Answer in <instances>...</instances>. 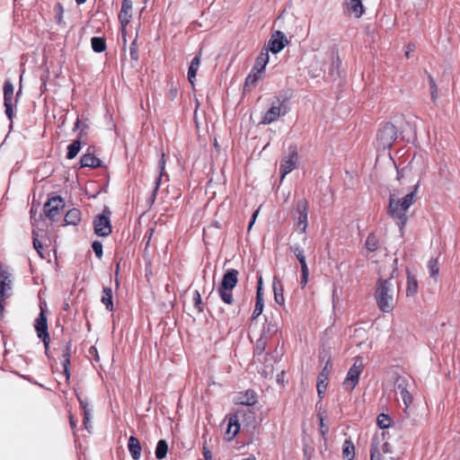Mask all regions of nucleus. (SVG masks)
<instances>
[{"mask_svg":"<svg viewBox=\"0 0 460 460\" xmlns=\"http://www.w3.org/2000/svg\"><path fill=\"white\" fill-rule=\"evenodd\" d=\"M388 446L387 442H384V438L374 437L370 444V460L378 459L381 456V450L383 452L388 451Z\"/></svg>","mask_w":460,"mask_h":460,"instance_id":"2eb2a0df","label":"nucleus"},{"mask_svg":"<svg viewBox=\"0 0 460 460\" xmlns=\"http://www.w3.org/2000/svg\"><path fill=\"white\" fill-rule=\"evenodd\" d=\"M62 365H63L64 368L69 367H70V359H63Z\"/></svg>","mask_w":460,"mask_h":460,"instance_id":"e2e57ef3","label":"nucleus"},{"mask_svg":"<svg viewBox=\"0 0 460 460\" xmlns=\"http://www.w3.org/2000/svg\"><path fill=\"white\" fill-rule=\"evenodd\" d=\"M342 456L346 460H353L355 456V447L350 439H346L342 446Z\"/></svg>","mask_w":460,"mask_h":460,"instance_id":"2f4dec72","label":"nucleus"},{"mask_svg":"<svg viewBox=\"0 0 460 460\" xmlns=\"http://www.w3.org/2000/svg\"><path fill=\"white\" fill-rule=\"evenodd\" d=\"M177 93H178V91L175 87H172L170 90H169V97L171 98V100H174L177 96Z\"/></svg>","mask_w":460,"mask_h":460,"instance_id":"bf43d9fd","label":"nucleus"},{"mask_svg":"<svg viewBox=\"0 0 460 460\" xmlns=\"http://www.w3.org/2000/svg\"><path fill=\"white\" fill-rule=\"evenodd\" d=\"M418 292V282L414 275L407 270V296H412Z\"/></svg>","mask_w":460,"mask_h":460,"instance_id":"7c9ffc66","label":"nucleus"},{"mask_svg":"<svg viewBox=\"0 0 460 460\" xmlns=\"http://www.w3.org/2000/svg\"><path fill=\"white\" fill-rule=\"evenodd\" d=\"M395 271L396 269H394L388 279H378L376 281L375 299L379 310L383 313H390L394 307L395 292L392 279Z\"/></svg>","mask_w":460,"mask_h":460,"instance_id":"f03ea898","label":"nucleus"},{"mask_svg":"<svg viewBox=\"0 0 460 460\" xmlns=\"http://www.w3.org/2000/svg\"><path fill=\"white\" fill-rule=\"evenodd\" d=\"M272 288H273L275 302L279 305H284L285 304L284 287H283L281 280L279 279H278L277 277L273 278Z\"/></svg>","mask_w":460,"mask_h":460,"instance_id":"6ab92c4d","label":"nucleus"},{"mask_svg":"<svg viewBox=\"0 0 460 460\" xmlns=\"http://www.w3.org/2000/svg\"><path fill=\"white\" fill-rule=\"evenodd\" d=\"M264 307V302L263 301H256L254 310L252 313V318H257L260 314H261Z\"/></svg>","mask_w":460,"mask_h":460,"instance_id":"8fccbe9b","label":"nucleus"},{"mask_svg":"<svg viewBox=\"0 0 460 460\" xmlns=\"http://www.w3.org/2000/svg\"><path fill=\"white\" fill-rule=\"evenodd\" d=\"M70 426L72 429H75L76 426L75 421L73 420L72 416H70Z\"/></svg>","mask_w":460,"mask_h":460,"instance_id":"774afa93","label":"nucleus"},{"mask_svg":"<svg viewBox=\"0 0 460 460\" xmlns=\"http://www.w3.org/2000/svg\"><path fill=\"white\" fill-rule=\"evenodd\" d=\"M64 374L66 375V378L68 379L70 377V370L69 367L64 368Z\"/></svg>","mask_w":460,"mask_h":460,"instance_id":"338daca9","label":"nucleus"},{"mask_svg":"<svg viewBox=\"0 0 460 460\" xmlns=\"http://www.w3.org/2000/svg\"><path fill=\"white\" fill-rule=\"evenodd\" d=\"M81 221V211L78 208L69 209L64 218L65 225L76 226Z\"/></svg>","mask_w":460,"mask_h":460,"instance_id":"a878e982","label":"nucleus"},{"mask_svg":"<svg viewBox=\"0 0 460 460\" xmlns=\"http://www.w3.org/2000/svg\"><path fill=\"white\" fill-rule=\"evenodd\" d=\"M428 79L429 84L431 101L435 102L438 99V86L431 75L428 74Z\"/></svg>","mask_w":460,"mask_h":460,"instance_id":"37998d69","label":"nucleus"},{"mask_svg":"<svg viewBox=\"0 0 460 460\" xmlns=\"http://www.w3.org/2000/svg\"><path fill=\"white\" fill-rule=\"evenodd\" d=\"M244 415L245 411L243 409H238L235 412L228 415V424L226 431L228 440L233 439L238 434L240 430L239 420Z\"/></svg>","mask_w":460,"mask_h":460,"instance_id":"9d476101","label":"nucleus"},{"mask_svg":"<svg viewBox=\"0 0 460 460\" xmlns=\"http://www.w3.org/2000/svg\"><path fill=\"white\" fill-rule=\"evenodd\" d=\"M111 212L108 207H105L101 215L95 217L93 220L94 233L99 236H108L111 233V225L110 217Z\"/></svg>","mask_w":460,"mask_h":460,"instance_id":"423d86ee","label":"nucleus"},{"mask_svg":"<svg viewBox=\"0 0 460 460\" xmlns=\"http://www.w3.org/2000/svg\"><path fill=\"white\" fill-rule=\"evenodd\" d=\"M112 289L109 287H104L102 289V303L105 305L106 309L112 312L114 309L112 301Z\"/></svg>","mask_w":460,"mask_h":460,"instance_id":"c756f323","label":"nucleus"},{"mask_svg":"<svg viewBox=\"0 0 460 460\" xmlns=\"http://www.w3.org/2000/svg\"><path fill=\"white\" fill-rule=\"evenodd\" d=\"M34 328L36 330L38 338H47V334L49 333L48 321L42 307H40V313L35 320Z\"/></svg>","mask_w":460,"mask_h":460,"instance_id":"dca6fc26","label":"nucleus"},{"mask_svg":"<svg viewBox=\"0 0 460 460\" xmlns=\"http://www.w3.org/2000/svg\"><path fill=\"white\" fill-rule=\"evenodd\" d=\"M265 349V344L260 343V345L257 343L256 349L260 352H262Z\"/></svg>","mask_w":460,"mask_h":460,"instance_id":"0e129e2a","label":"nucleus"},{"mask_svg":"<svg viewBox=\"0 0 460 460\" xmlns=\"http://www.w3.org/2000/svg\"><path fill=\"white\" fill-rule=\"evenodd\" d=\"M168 452V444L165 439H160L155 447V456L161 460L166 456Z\"/></svg>","mask_w":460,"mask_h":460,"instance_id":"c9c22d12","label":"nucleus"},{"mask_svg":"<svg viewBox=\"0 0 460 460\" xmlns=\"http://www.w3.org/2000/svg\"><path fill=\"white\" fill-rule=\"evenodd\" d=\"M201 53L199 52L191 60L188 69V80L191 85H194L196 75L200 66Z\"/></svg>","mask_w":460,"mask_h":460,"instance_id":"412c9836","label":"nucleus"},{"mask_svg":"<svg viewBox=\"0 0 460 460\" xmlns=\"http://www.w3.org/2000/svg\"><path fill=\"white\" fill-rule=\"evenodd\" d=\"M92 49L96 53H102L106 49V41L104 38L93 37L91 40Z\"/></svg>","mask_w":460,"mask_h":460,"instance_id":"f704fd0d","label":"nucleus"},{"mask_svg":"<svg viewBox=\"0 0 460 460\" xmlns=\"http://www.w3.org/2000/svg\"><path fill=\"white\" fill-rule=\"evenodd\" d=\"M236 402L244 406H252L257 402V396L254 391L247 390L244 393H240Z\"/></svg>","mask_w":460,"mask_h":460,"instance_id":"aec40b11","label":"nucleus"},{"mask_svg":"<svg viewBox=\"0 0 460 460\" xmlns=\"http://www.w3.org/2000/svg\"><path fill=\"white\" fill-rule=\"evenodd\" d=\"M80 163L82 167L97 168L102 166V161L89 152L81 157Z\"/></svg>","mask_w":460,"mask_h":460,"instance_id":"5701e85b","label":"nucleus"},{"mask_svg":"<svg viewBox=\"0 0 460 460\" xmlns=\"http://www.w3.org/2000/svg\"><path fill=\"white\" fill-rule=\"evenodd\" d=\"M71 349H72V344L70 341H68L66 344V347L63 350V354H62L63 359H70L71 358Z\"/></svg>","mask_w":460,"mask_h":460,"instance_id":"5fc2aeb1","label":"nucleus"},{"mask_svg":"<svg viewBox=\"0 0 460 460\" xmlns=\"http://www.w3.org/2000/svg\"><path fill=\"white\" fill-rule=\"evenodd\" d=\"M260 73H257L256 71L252 70L251 73L247 75L244 83V89H250L253 86H255L256 83L261 79V76L259 75Z\"/></svg>","mask_w":460,"mask_h":460,"instance_id":"58836bf2","label":"nucleus"},{"mask_svg":"<svg viewBox=\"0 0 460 460\" xmlns=\"http://www.w3.org/2000/svg\"><path fill=\"white\" fill-rule=\"evenodd\" d=\"M5 108V115L8 118V119L11 121V124H13V107L16 105L14 103H4ZM12 127V125H10Z\"/></svg>","mask_w":460,"mask_h":460,"instance_id":"de8ad7c7","label":"nucleus"},{"mask_svg":"<svg viewBox=\"0 0 460 460\" xmlns=\"http://www.w3.org/2000/svg\"><path fill=\"white\" fill-rule=\"evenodd\" d=\"M278 332V326L275 323L266 320L262 326L261 334L258 340V344L266 343V341L270 339Z\"/></svg>","mask_w":460,"mask_h":460,"instance_id":"a211bd4d","label":"nucleus"},{"mask_svg":"<svg viewBox=\"0 0 460 460\" xmlns=\"http://www.w3.org/2000/svg\"><path fill=\"white\" fill-rule=\"evenodd\" d=\"M376 422L381 429H385L391 426L392 419L389 417V415L381 413L378 415Z\"/></svg>","mask_w":460,"mask_h":460,"instance_id":"ea45409f","label":"nucleus"},{"mask_svg":"<svg viewBox=\"0 0 460 460\" xmlns=\"http://www.w3.org/2000/svg\"><path fill=\"white\" fill-rule=\"evenodd\" d=\"M296 212L297 213V227L302 233H305L307 228L308 221V201L305 199L297 201Z\"/></svg>","mask_w":460,"mask_h":460,"instance_id":"f8f14e48","label":"nucleus"},{"mask_svg":"<svg viewBox=\"0 0 460 460\" xmlns=\"http://www.w3.org/2000/svg\"><path fill=\"white\" fill-rule=\"evenodd\" d=\"M418 189L419 184H415L412 190L402 199H396L394 194L389 196L387 213L394 220H396V224L401 230L403 229L408 221L406 211L417 200Z\"/></svg>","mask_w":460,"mask_h":460,"instance_id":"f257e3e1","label":"nucleus"},{"mask_svg":"<svg viewBox=\"0 0 460 460\" xmlns=\"http://www.w3.org/2000/svg\"><path fill=\"white\" fill-rule=\"evenodd\" d=\"M40 339L44 343V347H45V350H46V354H47L49 348V342H50L49 334V333L47 334V338H40Z\"/></svg>","mask_w":460,"mask_h":460,"instance_id":"4d7b16f0","label":"nucleus"},{"mask_svg":"<svg viewBox=\"0 0 460 460\" xmlns=\"http://www.w3.org/2000/svg\"><path fill=\"white\" fill-rule=\"evenodd\" d=\"M408 381L406 378L402 376H398L395 379L394 382V389L396 393H399L403 404L405 406L404 411L406 412V410L410 407V405L412 403V396L411 393L407 389Z\"/></svg>","mask_w":460,"mask_h":460,"instance_id":"4468645a","label":"nucleus"},{"mask_svg":"<svg viewBox=\"0 0 460 460\" xmlns=\"http://www.w3.org/2000/svg\"><path fill=\"white\" fill-rule=\"evenodd\" d=\"M288 43V40L285 34L280 31H276L271 34L266 49H268V52L271 51L273 54H277L280 52Z\"/></svg>","mask_w":460,"mask_h":460,"instance_id":"ddd939ff","label":"nucleus"},{"mask_svg":"<svg viewBox=\"0 0 460 460\" xmlns=\"http://www.w3.org/2000/svg\"><path fill=\"white\" fill-rule=\"evenodd\" d=\"M287 112L288 111L285 105V100L280 101L278 99V101L273 102L271 107L263 115L261 123L263 125H269L278 120L281 116L286 115Z\"/></svg>","mask_w":460,"mask_h":460,"instance_id":"6e6552de","label":"nucleus"},{"mask_svg":"<svg viewBox=\"0 0 460 460\" xmlns=\"http://www.w3.org/2000/svg\"><path fill=\"white\" fill-rule=\"evenodd\" d=\"M64 208V199L60 196H54L44 204V215L53 222L58 221Z\"/></svg>","mask_w":460,"mask_h":460,"instance_id":"0eeeda50","label":"nucleus"},{"mask_svg":"<svg viewBox=\"0 0 460 460\" xmlns=\"http://www.w3.org/2000/svg\"><path fill=\"white\" fill-rule=\"evenodd\" d=\"M165 164H166L165 155H164V153H162L161 158L158 162L159 175L157 176L155 182V189H154V193H153L154 199H155V198L156 196V192L161 185L162 177L165 174Z\"/></svg>","mask_w":460,"mask_h":460,"instance_id":"b1692460","label":"nucleus"},{"mask_svg":"<svg viewBox=\"0 0 460 460\" xmlns=\"http://www.w3.org/2000/svg\"><path fill=\"white\" fill-rule=\"evenodd\" d=\"M132 10V3L130 0H123L121 10L119 13V19L121 25L124 27L129 22L131 17L130 12Z\"/></svg>","mask_w":460,"mask_h":460,"instance_id":"4be33fe9","label":"nucleus"},{"mask_svg":"<svg viewBox=\"0 0 460 460\" xmlns=\"http://www.w3.org/2000/svg\"><path fill=\"white\" fill-rule=\"evenodd\" d=\"M128 447L132 458L134 460H137L141 455V446L139 440L136 437H129Z\"/></svg>","mask_w":460,"mask_h":460,"instance_id":"393cba45","label":"nucleus"},{"mask_svg":"<svg viewBox=\"0 0 460 460\" xmlns=\"http://www.w3.org/2000/svg\"><path fill=\"white\" fill-rule=\"evenodd\" d=\"M205 460H210L212 458V455L208 450H204Z\"/></svg>","mask_w":460,"mask_h":460,"instance_id":"680f3d73","label":"nucleus"},{"mask_svg":"<svg viewBox=\"0 0 460 460\" xmlns=\"http://www.w3.org/2000/svg\"><path fill=\"white\" fill-rule=\"evenodd\" d=\"M77 399L83 411L92 408L86 398L83 399L80 395L77 394Z\"/></svg>","mask_w":460,"mask_h":460,"instance_id":"6e6d98bb","label":"nucleus"},{"mask_svg":"<svg viewBox=\"0 0 460 460\" xmlns=\"http://www.w3.org/2000/svg\"><path fill=\"white\" fill-rule=\"evenodd\" d=\"M84 411V419H91V417H92V408L88 409V410H85V411Z\"/></svg>","mask_w":460,"mask_h":460,"instance_id":"052dcab7","label":"nucleus"},{"mask_svg":"<svg viewBox=\"0 0 460 460\" xmlns=\"http://www.w3.org/2000/svg\"><path fill=\"white\" fill-rule=\"evenodd\" d=\"M32 234H33V247L37 251L39 255L41 258H44V256L42 254L43 245H42V243L38 239V234L35 231H33Z\"/></svg>","mask_w":460,"mask_h":460,"instance_id":"49530a36","label":"nucleus"},{"mask_svg":"<svg viewBox=\"0 0 460 460\" xmlns=\"http://www.w3.org/2000/svg\"><path fill=\"white\" fill-rule=\"evenodd\" d=\"M239 272L235 269H228L223 275L217 293L221 300L226 305L234 303L233 289L238 283Z\"/></svg>","mask_w":460,"mask_h":460,"instance_id":"7ed1b4c3","label":"nucleus"},{"mask_svg":"<svg viewBox=\"0 0 460 460\" xmlns=\"http://www.w3.org/2000/svg\"><path fill=\"white\" fill-rule=\"evenodd\" d=\"M92 248L97 256L98 259H102L103 252H102V243L100 241H94L92 244Z\"/></svg>","mask_w":460,"mask_h":460,"instance_id":"09e8293b","label":"nucleus"},{"mask_svg":"<svg viewBox=\"0 0 460 460\" xmlns=\"http://www.w3.org/2000/svg\"><path fill=\"white\" fill-rule=\"evenodd\" d=\"M291 252L295 254L297 261L301 265V280L300 285L302 288L305 287L309 279V269L307 267L305 261V256L304 254V250L299 244H294L290 247Z\"/></svg>","mask_w":460,"mask_h":460,"instance_id":"1a4fd4ad","label":"nucleus"},{"mask_svg":"<svg viewBox=\"0 0 460 460\" xmlns=\"http://www.w3.org/2000/svg\"><path fill=\"white\" fill-rule=\"evenodd\" d=\"M81 149V142L80 140H74L70 145L67 146V153H66V158L71 160L74 159L79 153Z\"/></svg>","mask_w":460,"mask_h":460,"instance_id":"e433bc0d","label":"nucleus"},{"mask_svg":"<svg viewBox=\"0 0 460 460\" xmlns=\"http://www.w3.org/2000/svg\"><path fill=\"white\" fill-rule=\"evenodd\" d=\"M54 11L56 13V21L58 24L63 22L64 7L60 3H57Z\"/></svg>","mask_w":460,"mask_h":460,"instance_id":"a18cd8bd","label":"nucleus"},{"mask_svg":"<svg viewBox=\"0 0 460 460\" xmlns=\"http://www.w3.org/2000/svg\"><path fill=\"white\" fill-rule=\"evenodd\" d=\"M428 268L430 277L436 279L439 273V264L438 259H430L428 262Z\"/></svg>","mask_w":460,"mask_h":460,"instance_id":"79ce46f5","label":"nucleus"},{"mask_svg":"<svg viewBox=\"0 0 460 460\" xmlns=\"http://www.w3.org/2000/svg\"><path fill=\"white\" fill-rule=\"evenodd\" d=\"M317 418H318V420H319L320 433L323 436V438H325V436L329 432V428H328L327 424L325 423V415L323 414V412H320L319 411L317 413Z\"/></svg>","mask_w":460,"mask_h":460,"instance_id":"a19ab883","label":"nucleus"},{"mask_svg":"<svg viewBox=\"0 0 460 460\" xmlns=\"http://www.w3.org/2000/svg\"><path fill=\"white\" fill-rule=\"evenodd\" d=\"M7 273L4 271L0 272V300H5V286H10L11 280H8Z\"/></svg>","mask_w":460,"mask_h":460,"instance_id":"4c0bfd02","label":"nucleus"},{"mask_svg":"<svg viewBox=\"0 0 460 460\" xmlns=\"http://www.w3.org/2000/svg\"><path fill=\"white\" fill-rule=\"evenodd\" d=\"M341 65V61L340 59V57L336 54H332L328 74L333 79H336L340 75Z\"/></svg>","mask_w":460,"mask_h":460,"instance_id":"c85d7f7f","label":"nucleus"},{"mask_svg":"<svg viewBox=\"0 0 460 460\" xmlns=\"http://www.w3.org/2000/svg\"><path fill=\"white\" fill-rule=\"evenodd\" d=\"M258 214H259V208L256 209L253 212V214H252V220H251V222L249 224V226H248V231H250L252 229V226H253V224H254V222L256 220V217H258Z\"/></svg>","mask_w":460,"mask_h":460,"instance_id":"13d9d810","label":"nucleus"},{"mask_svg":"<svg viewBox=\"0 0 460 460\" xmlns=\"http://www.w3.org/2000/svg\"><path fill=\"white\" fill-rule=\"evenodd\" d=\"M397 137L398 130L396 127L390 122H385L378 129L376 136L377 146L384 150L388 149L393 146Z\"/></svg>","mask_w":460,"mask_h":460,"instance_id":"20e7f679","label":"nucleus"},{"mask_svg":"<svg viewBox=\"0 0 460 460\" xmlns=\"http://www.w3.org/2000/svg\"><path fill=\"white\" fill-rule=\"evenodd\" d=\"M330 372L331 370L329 368V362H327L325 367L317 376V393L320 398H323L326 391Z\"/></svg>","mask_w":460,"mask_h":460,"instance_id":"f3484780","label":"nucleus"},{"mask_svg":"<svg viewBox=\"0 0 460 460\" xmlns=\"http://www.w3.org/2000/svg\"><path fill=\"white\" fill-rule=\"evenodd\" d=\"M365 247L370 252L377 251L380 247L378 237L373 233L369 234L366 240Z\"/></svg>","mask_w":460,"mask_h":460,"instance_id":"473e14b6","label":"nucleus"},{"mask_svg":"<svg viewBox=\"0 0 460 460\" xmlns=\"http://www.w3.org/2000/svg\"><path fill=\"white\" fill-rule=\"evenodd\" d=\"M269 62V53L268 49L265 51H261L259 57L255 61V65L252 70L256 71L257 73H262Z\"/></svg>","mask_w":460,"mask_h":460,"instance_id":"bb28decb","label":"nucleus"},{"mask_svg":"<svg viewBox=\"0 0 460 460\" xmlns=\"http://www.w3.org/2000/svg\"><path fill=\"white\" fill-rule=\"evenodd\" d=\"M363 369V359L361 357H357L352 367L349 369L345 380L343 381L342 385L345 390L352 391L356 387Z\"/></svg>","mask_w":460,"mask_h":460,"instance_id":"39448f33","label":"nucleus"},{"mask_svg":"<svg viewBox=\"0 0 460 460\" xmlns=\"http://www.w3.org/2000/svg\"><path fill=\"white\" fill-rule=\"evenodd\" d=\"M348 9L355 15L359 18L364 13V6L362 0H346Z\"/></svg>","mask_w":460,"mask_h":460,"instance_id":"cd10ccee","label":"nucleus"},{"mask_svg":"<svg viewBox=\"0 0 460 460\" xmlns=\"http://www.w3.org/2000/svg\"><path fill=\"white\" fill-rule=\"evenodd\" d=\"M4 103H14L13 85L9 79L5 80L4 84Z\"/></svg>","mask_w":460,"mask_h":460,"instance_id":"72a5a7b5","label":"nucleus"},{"mask_svg":"<svg viewBox=\"0 0 460 460\" xmlns=\"http://www.w3.org/2000/svg\"><path fill=\"white\" fill-rule=\"evenodd\" d=\"M193 305L199 313H202L204 311L202 298L198 290H195L193 293Z\"/></svg>","mask_w":460,"mask_h":460,"instance_id":"c03bdc74","label":"nucleus"},{"mask_svg":"<svg viewBox=\"0 0 460 460\" xmlns=\"http://www.w3.org/2000/svg\"><path fill=\"white\" fill-rule=\"evenodd\" d=\"M256 301H263L262 278L261 277H260L258 279L257 291H256Z\"/></svg>","mask_w":460,"mask_h":460,"instance_id":"3c124183","label":"nucleus"},{"mask_svg":"<svg viewBox=\"0 0 460 460\" xmlns=\"http://www.w3.org/2000/svg\"><path fill=\"white\" fill-rule=\"evenodd\" d=\"M87 128H88V126L85 123H82V121L80 120L79 118L76 119V120L75 122V126H74V130L80 128L81 129L80 136H82L84 133H85L84 131L86 130Z\"/></svg>","mask_w":460,"mask_h":460,"instance_id":"603ef678","label":"nucleus"},{"mask_svg":"<svg viewBox=\"0 0 460 460\" xmlns=\"http://www.w3.org/2000/svg\"><path fill=\"white\" fill-rule=\"evenodd\" d=\"M129 53H130V57H131L132 59H134V60H137L138 59L137 48L136 40L130 44Z\"/></svg>","mask_w":460,"mask_h":460,"instance_id":"864d4df0","label":"nucleus"},{"mask_svg":"<svg viewBox=\"0 0 460 460\" xmlns=\"http://www.w3.org/2000/svg\"><path fill=\"white\" fill-rule=\"evenodd\" d=\"M297 152L296 147H289L288 155L284 157L279 165V171L281 173V181L292 172L296 165Z\"/></svg>","mask_w":460,"mask_h":460,"instance_id":"9b49d317","label":"nucleus"},{"mask_svg":"<svg viewBox=\"0 0 460 460\" xmlns=\"http://www.w3.org/2000/svg\"><path fill=\"white\" fill-rule=\"evenodd\" d=\"M90 420L91 419H84V427H85L86 429H89V428H90V425H89Z\"/></svg>","mask_w":460,"mask_h":460,"instance_id":"69168bd1","label":"nucleus"}]
</instances>
